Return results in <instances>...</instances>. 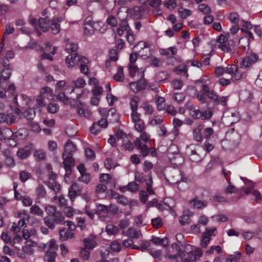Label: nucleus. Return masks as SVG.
<instances>
[{
	"label": "nucleus",
	"instance_id": "nucleus-1",
	"mask_svg": "<svg viewBox=\"0 0 262 262\" xmlns=\"http://www.w3.org/2000/svg\"><path fill=\"white\" fill-rule=\"evenodd\" d=\"M76 150V146L71 141H68L64 145V150L62 155V158L63 159L62 164L66 171L65 178L69 177L72 173V168L75 165V161L73 157V154Z\"/></svg>",
	"mask_w": 262,
	"mask_h": 262
},
{
	"label": "nucleus",
	"instance_id": "nucleus-2",
	"mask_svg": "<svg viewBox=\"0 0 262 262\" xmlns=\"http://www.w3.org/2000/svg\"><path fill=\"white\" fill-rule=\"evenodd\" d=\"M47 216L43 219L45 225L51 229L55 228V224H65L64 216L62 212L58 211L57 208L52 205H48L45 207Z\"/></svg>",
	"mask_w": 262,
	"mask_h": 262
},
{
	"label": "nucleus",
	"instance_id": "nucleus-3",
	"mask_svg": "<svg viewBox=\"0 0 262 262\" xmlns=\"http://www.w3.org/2000/svg\"><path fill=\"white\" fill-rule=\"evenodd\" d=\"M209 100L207 102L208 109L214 110L219 105L222 106L227 105L228 97L221 96L213 90H210L209 95Z\"/></svg>",
	"mask_w": 262,
	"mask_h": 262
},
{
	"label": "nucleus",
	"instance_id": "nucleus-4",
	"mask_svg": "<svg viewBox=\"0 0 262 262\" xmlns=\"http://www.w3.org/2000/svg\"><path fill=\"white\" fill-rule=\"evenodd\" d=\"M184 257L182 258V261L195 262L196 259L193 252V247L189 244H186L185 246V252Z\"/></svg>",
	"mask_w": 262,
	"mask_h": 262
},
{
	"label": "nucleus",
	"instance_id": "nucleus-5",
	"mask_svg": "<svg viewBox=\"0 0 262 262\" xmlns=\"http://www.w3.org/2000/svg\"><path fill=\"white\" fill-rule=\"evenodd\" d=\"M82 190L81 187L76 183H73L69 188L68 195L72 202L75 201L78 195H80Z\"/></svg>",
	"mask_w": 262,
	"mask_h": 262
},
{
	"label": "nucleus",
	"instance_id": "nucleus-6",
	"mask_svg": "<svg viewBox=\"0 0 262 262\" xmlns=\"http://www.w3.org/2000/svg\"><path fill=\"white\" fill-rule=\"evenodd\" d=\"M202 89L197 94V99L203 103L207 104V97L208 98L210 93V89L207 84H202Z\"/></svg>",
	"mask_w": 262,
	"mask_h": 262
},
{
	"label": "nucleus",
	"instance_id": "nucleus-7",
	"mask_svg": "<svg viewBox=\"0 0 262 262\" xmlns=\"http://www.w3.org/2000/svg\"><path fill=\"white\" fill-rule=\"evenodd\" d=\"M258 59V56L255 54H251L245 57L242 60L241 66L242 68H248L254 64Z\"/></svg>",
	"mask_w": 262,
	"mask_h": 262
},
{
	"label": "nucleus",
	"instance_id": "nucleus-8",
	"mask_svg": "<svg viewBox=\"0 0 262 262\" xmlns=\"http://www.w3.org/2000/svg\"><path fill=\"white\" fill-rule=\"evenodd\" d=\"M134 144L136 148L140 150V152L143 157L147 156L149 154V148L145 144H142L138 139H136L134 141Z\"/></svg>",
	"mask_w": 262,
	"mask_h": 262
},
{
	"label": "nucleus",
	"instance_id": "nucleus-9",
	"mask_svg": "<svg viewBox=\"0 0 262 262\" xmlns=\"http://www.w3.org/2000/svg\"><path fill=\"white\" fill-rule=\"evenodd\" d=\"M15 117L12 113H0V123H5L11 125L15 123Z\"/></svg>",
	"mask_w": 262,
	"mask_h": 262
},
{
	"label": "nucleus",
	"instance_id": "nucleus-10",
	"mask_svg": "<svg viewBox=\"0 0 262 262\" xmlns=\"http://www.w3.org/2000/svg\"><path fill=\"white\" fill-rule=\"evenodd\" d=\"M217 47L225 52L234 53V45L232 40H227L224 44H218Z\"/></svg>",
	"mask_w": 262,
	"mask_h": 262
},
{
	"label": "nucleus",
	"instance_id": "nucleus-11",
	"mask_svg": "<svg viewBox=\"0 0 262 262\" xmlns=\"http://www.w3.org/2000/svg\"><path fill=\"white\" fill-rule=\"evenodd\" d=\"M50 20L47 18H40L37 21V27L43 32H46L50 28Z\"/></svg>",
	"mask_w": 262,
	"mask_h": 262
},
{
	"label": "nucleus",
	"instance_id": "nucleus-12",
	"mask_svg": "<svg viewBox=\"0 0 262 262\" xmlns=\"http://www.w3.org/2000/svg\"><path fill=\"white\" fill-rule=\"evenodd\" d=\"M204 125L202 124L198 125L193 130L194 139L198 142H201L203 139V130Z\"/></svg>",
	"mask_w": 262,
	"mask_h": 262
},
{
	"label": "nucleus",
	"instance_id": "nucleus-13",
	"mask_svg": "<svg viewBox=\"0 0 262 262\" xmlns=\"http://www.w3.org/2000/svg\"><path fill=\"white\" fill-rule=\"evenodd\" d=\"M61 17H58L53 19L52 23L50 24V28L51 29L52 32L53 34H56L60 32V28L59 23L61 22Z\"/></svg>",
	"mask_w": 262,
	"mask_h": 262
},
{
	"label": "nucleus",
	"instance_id": "nucleus-14",
	"mask_svg": "<svg viewBox=\"0 0 262 262\" xmlns=\"http://www.w3.org/2000/svg\"><path fill=\"white\" fill-rule=\"evenodd\" d=\"M35 193L37 195L35 202L36 203H40V199H43L46 197L47 192L45 187L41 185H39L35 189Z\"/></svg>",
	"mask_w": 262,
	"mask_h": 262
},
{
	"label": "nucleus",
	"instance_id": "nucleus-15",
	"mask_svg": "<svg viewBox=\"0 0 262 262\" xmlns=\"http://www.w3.org/2000/svg\"><path fill=\"white\" fill-rule=\"evenodd\" d=\"M31 148L29 146H26L19 148L16 152V155L19 159H25L31 155Z\"/></svg>",
	"mask_w": 262,
	"mask_h": 262
},
{
	"label": "nucleus",
	"instance_id": "nucleus-16",
	"mask_svg": "<svg viewBox=\"0 0 262 262\" xmlns=\"http://www.w3.org/2000/svg\"><path fill=\"white\" fill-rule=\"evenodd\" d=\"M193 215V213L190 211L184 212L183 215L179 217V222L180 224L182 226H184L190 224L191 223L190 217L192 216Z\"/></svg>",
	"mask_w": 262,
	"mask_h": 262
},
{
	"label": "nucleus",
	"instance_id": "nucleus-17",
	"mask_svg": "<svg viewBox=\"0 0 262 262\" xmlns=\"http://www.w3.org/2000/svg\"><path fill=\"white\" fill-rule=\"evenodd\" d=\"M83 243L84 247L89 250L93 249L97 246V243L94 236L92 235H90L88 237L84 238Z\"/></svg>",
	"mask_w": 262,
	"mask_h": 262
},
{
	"label": "nucleus",
	"instance_id": "nucleus-18",
	"mask_svg": "<svg viewBox=\"0 0 262 262\" xmlns=\"http://www.w3.org/2000/svg\"><path fill=\"white\" fill-rule=\"evenodd\" d=\"M122 8H119L117 11V16L118 18L120 20V23L119 24V27L120 28L124 29L125 31H128L129 30H131L128 24L126 18H121L120 16V13L122 12Z\"/></svg>",
	"mask_w": 262,
	"mask_h": 262
},
{
	"label": "nucleus",
	"instance_id": "nucleus-19",
	"mask_svg": "<svg viewBox=\"0 0 262 262\" xmlns=\"http://www.w3.org/2000/svg\"><path fill=\"white\" fill-rule=\"evenodd\" d=\"M190 204L195 208L201 209L205 207L207 205V202L205 200H200L195 198L190 201Z\"/></svg>",
	"mask_w": 262,
	"mask_h": 262
},
{
	"label": "nucleus",
	"instance_id": "nucleus-20",
	"mask_svg": "<svg viewBox=\"0 0 262 262\" xmlns=\"http://www.w3.org/2000/svg\"><path fill=\"white\" fill-rule=\"evenodd\" d=\"M59 239L62 241H64L68 238H72L74 237V233L66 228L60 229L59 230Z\"/></svg>",
	"mask_w": 262,
	"mask_h": 262
},
{
	"label": "nucleus",
	"instance_id": "nucleus-21",
	"mask_svg": "<svg viewBox=\"0 0 262 262\" xmlns=\"http://www.w3.org/2000/svg\"><path fill=\"white\" fill-rule=\"evenodd\" d=\"M13 133L11 129L9 128H5L2 129L1 137L0 140H13Z\"/></svg>",
	"mask_w": 262,
	"mask_h": 262
},
{
	"label": "nucleus",
	"instance_id": "nucleus-22",
	"mask_svg": "<svg viewBox=\"0 0 262 262\" xmlns=\"http://www.w3.org/2000/svg\"><path fill=\"white\" fill-rule=\"evenodd\" d=\"M142 9L141 8L135 6L132 9H126V12L130 13L134 17L136 18H139L142 15Z\"/></svg>",
	"mask_w": 262,
	"mask_h": 262
},
{
	"label": "nucleus",
	"instance_id": "nucleus-23",
	"mask_svg": "<svg viewBox=\"0 0 262 262\" xmlns=\"http://www.w3.org/2000/svg\"><path fill=\"white\" fill-rule=\"evenodd\" d=\"M57 256L56 251L54 250H48L45 255V260L48 262H54Z\"/></svg>",
	"mask_w": 262,
	"mask_h": 262
},
{
	"label": "nucleus",
	"instance_id": "nucleus-24",
	"mask_svg": "<svg viewBox=\"0 0 262 262\" xmlns=\"http://www.w3.org/2000/svg\"><path fill=\"white\" fill-rule=\"evenodd\" d=\"M11 68L2 69L0 68V81L8 79L11 75Z\"/></svg>",
	"mask_w": 262,
	"mask_h": 262
},
{
	"label": "nucleus",
	"instance_id": "nucleus-25",
	"mask_svg": "<svg viewBox=\"0 0 262 262\" xmlns=\"http://www.w3.org/2000/svg\"><path fill=\"white\" fill-rule=\"evenodd\" d=\"M72 83L74 85V86L71 90V93L74 92V89L75 88H83L86 84L85 80L81 77L78 78L77 79L73 80Z\"/></svg>",
	"mask_w": 262,
	"mask_h": 262
},
{
	"label": "nucleus",
	"instance_id": "nucleus-26",
	"mask_svg": "<svg viewBox=\"0 0 262 262\" xmlns=\"http://www.w3.org/2000/svg\"><path fill=\"white\" fill-rule=\"evenodd\" d=\"M77 57H78V55L77 53L70 54L67 56L66 58V63L69 68H71L74 67L75 61L76 60Z\"/></svg>",
	"mask_w": 262,
	"mask_h": 262
},
{
	"label": "nucleus",
	"instance_id": "nucleus-27",
	"mask_svg": "<svg viewBox=\"0 0 262 262\" xmlns=\"http://www.w3.org/2000/svg\"><path fill=\"white\" fill-rule=\"evenodd\" d=\"M23 117L28 120H32L35 116L34 108H28L22 113Z\"/></svg>",
	"mask_w": 262,
	"mask_h": 262
},
{
	"label": "nucleus",
	"instance_id": "nucleus-28",
	"mask_svg": "<svg viewBox=\"0 0 262 262\" xmlns=\"http://www.w3.org/2000/svg\"><path fill=\"white\" fill-rule=\"evenodd\" d=\"M214 110L208 109L204 111H201L200 119L203 120H209L212 116Z\"/></svg>",
	"mask_w": 262,
	"mask_h": 262
},
{
	"label": "nucleus",
	"instance_id": "nucleus-29",
	"mask_svg": "<svg viewBox=\"0 0 262 262\" xmlns=\"http://www.w3.org/2000/svg\"><path fill=\"white\" fill-rule=\"evenodd\" d=\"M139 101L140 98L138 96H134L130 99L129 105L132 112L137 111L138 103Z\"/></svg>",
	"mask_w": 262,
	"mask_h": 262
},
{
	"label": "nucleus",
	"instance_id": "nucleus-30",
	"mask_svg": "<svg viewBox=\"0 0 262 262\" xmlns=\"http://www.w3.org/2000/svg\"><path fill=\"white\" fill-rule=\"evenodd\" d=\"M76 111L80 117H83L85 118H89L91 115V113L90 110L84 109V108L80 106H78L77 107Z\"/></svg>",
	"mask_w": 262,
	"mask_h": 262
},
{
	"label": "nucleus",
	"instance_id": "nucleus-31",
	"mask_svg": "<svg viewBox=\"0 0 262 262\" xmlns=\"http://www.w3.org/2000/svg\"><path fill=\"white\" fill-rule=\"evenodd\" d=\"M31 174L29 171L25 170L20 171L19 173V179L20 181L25 183L31 178Z\"/></svg>",
	"mask_w": 262,
	"mask_h": 262
},
{
	"label": "nucleus",
	"instance_id": "nucleus-32",
	"mask_svg": "<svg viewBox=\"0 0 262 262\" xmlns=\"http://www.w3.org/2000/svg\"><path fill=\"white\" fill-rule=\"evenodd\" d=\"M114 79L119 82H122L124 80V75L123 73V69L121 67L118 68L117 72L114 76Z\"/></svg>",
	"mask_w": 262,
	"mask_h": 262
},
{
	"label": "nucleus",
	"instance_id": "nucleus-33",
	"mask_svg": "<svg viewBox=\"0 0 262 262\" xmlns=\"http://www.w3.org/2000/svg\"><path fill=\"white\" fill-rule=\"evenodd\" d=\"M106 23L108 26L115 28L118 25V20L116 16L113 15H110L106 20Z\"/></svg>",
	"mask_w": 262,
	"mask_h": 262
},
{
	"label": "nucleus",
	"instance_id": "nucleus-34",
	"mask_svg": "<svg viewBox=\"0 0 262 262\" xmlns=\"http://www.w3.org/2000/svg\"><path fill=\"white\" fill-rule=\"evenodd\" d=\"M249 42L248 37H242L239 39L238 41L239 47L245 51L247 49V48H248Z\"/></svg>",
	"mask_w": 262,
	"mask_h": 262
},
{
	"label": "nucleus",
	"instance_id": "nucleus-35",
	"mask_svg": "<svg viewBox=\"0 0 262 262\" xmlns=\"http://www.w3.org/2000/svg\"><path fill=\"white\" fill-rule=\"evenodd\" d=\"M78 49V46L77 44L74 43L72 41H69L66 46V49L65 50L68 53H72L76 52Z\"/></svg>",
	"mask_w": 262,
	"mask_h": 262
},
{
	"label": "nucleus",
	"instance_id": "nucleus-36",
	"mask_svg": "<svg viewBox=\"0 0 262 262\" xmlns=\"http://www.w3.org/2000/svg\"><path fill=\"white\" fill-rule=\"evenodd\" d=\"M30 213L40 216H42L43 214V210L39 207V206L36 204L32 205L30 208Z\"/></svg>",
	"mask_w": 262,
	"mask_h": 262
},
{
	"label": "nucleus",
	"instance_id": "nucleus-37",
	"mask_svg": "<svg viewBox=\"0 0 262 262\" xmlns=\"http://www.w3.org/2000/svg\"><path fill=\"white\" fill-rule=\"evenodd\" d=\"M105 231L108 235H115L118 233L119 229L113 224H108L106 226Z\"/></svg>",
	"mask_w": 262,
	"mask_h": 262
},
{
	"label": "nucleus",
	"instance_id": "nucleus-38",
	"mask_svg": "<svg viewBox=\"0 0 262 262\" xmlns=\"http://www.w3.org/2000/svg\"><path fill=\"white\" fill-rule=\"evenodd\" d=\"M141 107L145 111V115H151L154 112L152 106L147 102L142 103Z\"/></svg>",
	"mask_w": 262,
	"mask_h": 262
},
{
	"label": "nucleus",
	"instance_id": "nucleus-39",
	"mask_svg": "<svg viewBox=\"0 0 262 262\" xmlns=\"http://www.w3.org/2000/svg\"><path fill=\"white\" fill-rule=\"evenodd\" d=\"M178 13L182 19H185L192 14V11L188 9L181 8L179 9Z\"/></svg>",
	"mask_w": 262,
	"mask_h": 262
},
{
	"label": "nucleus",
	"instance_id": "nucleus-40",
	"mask_svg": "<svg viewBox=\"0 0 262 262\" xmlns=\"http://www.w3.org/2000/svg\"><path fill=\"white\" fill-rule=\"evenodd\" d=\"M40 94L48 99H50L53 96V92L52 89L48 86L42 88L40 90Z\"/></svg>",
	"mask_w": 262,
	"mask_h": 262
},
{
	"label": "nucleus",
	"instance_id": "nucleus-41",
	"mask_svg": "<svg viewBox=\"0 0 262 262\" xmlns=\"http://www.w3.org/2000/svg\"><path fill=\"white\" fill-rule=\"evenodd\" d=\"M144 77L143 73L141 74V77ZM137 84H138L139 91H141L144 90L147 84V82L146 81V80L144 78H141L140 79L137 80V81H136Z\"/></svg>",
	"mask_w": 262,
	"mask_h": 262
},
{
	"label": "nucleus",
	"instance_id": "nucleus-42",
	"mask_svg": "<svg viewBox=\"0 0 262 262\" xmlns=\"http://www.w3.org/2000/svg\"><path fill=\"white\" fill-rule=\"evenodd\" d=\"M96 208L97 214H100L101 213L107 214L108 212V207L105 205L98 204L96 205Z\"/></svg>",
	"mask_w": 262,
	"mask_h": 262
},
{
	"label": "nucleus",
	"instance_id": "nucleus-43",
	"mask_svg": "<svg viewBox=\"0 0 262 262\" xmlns=\"http://www.w3.org/2000/svg\"><path fill=\"white\" fill-rule=\"evenodd\" d=\"M45 96H44L43 95L41 94L38 96L36 98V109H37L38 107H42L45 106L46 103L45 102Z\"/></svg>",
	"mask_w": 262,
	"mask_h": 262
},
{
	"label": "nucleus",
	"instance_id": "nucleus-44",
	"mask_svg": "<svg viewBox=\"0 0 262 262\" xmlns=\"http://www.w3.org/2000/svg\"><path fill=\"white\" fill-rule=\"evenodd\" d=\"M171 85L174 90H181L183 85V82L181 79H174L171 81Z\"/></svg>",
	"mask_w": 262,
	"mask_h": 262
},
{
	"label": "nucleus",
	"instance_id": "nucleus-45",
	"mask_svg": "<svg viewBox=\"0 0 262 262\" xmlns=\"http://www.w3.org/2000/svg\"><path fill=\"white\" fill-rule=\"evenodd\" d=\"M135 129L138 132H142L145 128V125L142 120L134 123Z\"/></svg>",
	"mask_w": 262,
	"mask_h": 262
},
{
	"label": "nucleus",
	"instance_id": "nucleus-46",
	"mask_svg": "<svg viewBox=\"0 0 262 262\" xmlns=\"http://www.w3.org/2000/svg\"><path fill=\"white\" fill-rule=\"evenodd\" d=\"M134 145L131 141L128 140L126 138V139L123 140L122 146L125 150H132L134 149Z\"/></svg>",
	"mask_w": 262,
	"mask_h": 262
},
{
	"label": "nucleus",
	"instance_id": "nucleus-47",
	"mask_svg": "<svg viewBox=\"0 0 262 262\" xmlns=\"http://www.w3.org/2000/svg\"><path fill=\"white\" fill-rule=\"evenodd\" d=\"M175 71H180L183 72L184 75L187 77L188 76V68L187 66L185 64L182 63L180 64L179 66L176 67L174 68Z\"/></svg>",
	"mask_w": 262,
	"mask_h": 262
},
{
	"label": "nucleus",
	"instance_id": "nucleus-48",
	"mask_svg": "<svg viewBox=\"0 0 262 262\" xmlns=\"http://www.w3.org/2000/svg\"><path fill=\"white\" fill-rule=\"evenodd\" d=\"M190 114L192 118L199 119L200 118L201 111H200L199 108L191 107L190 108Z\"/></svg>",
	"mask_w": 262,
	"mask_h": 262
},
{
	"label": "nucleus",
	"instance_id": "nucleus-49",
	"mask_svg": "<svg viewBox=\"0 0 262 262\" xmlns=\"http://www.w3.org/2000/svg\"><path fill=\"white\" fill-rule=\"evenodd\" d=\"M214 130L211 127H207L203 130V136L208 140L213 134Z\"/></svg>",
	"mask_w": 262,
	"mask_h": 262
},
{
	"label": "nucleus",
	"instance_id": "nucleus-50",
	"mask_svg": "<svg viewBox=\"0 0 262 262\" xmlns=\"http://www.w3.org/2000/svg\"><path fill=\"white\" fill-rule=\"evenodd\" d=\"M110 248L114 252H119L121 250V245L118 242L115 241L111 243Z\"/></svg>",
	"mask_w": 262,
	"mask_h": 262
},
{
	"label": "nucleus",
	"instance_id": "nucleus-51",
	"mask_svg": "<svg viewBox=\"0 0 262 262\" xmlns=\"http://www.w3.org/2000/svg\"><path fill=\"white\" fill-rule=\"evenodd\" d=\"M48 187L56 192H58L60 190V185L58 184L56 182H53L52 183H48Z\"/></svg>",
	"mask_w": 262,
	"mask_h": 262
},
{
	"label": "nucleus",
	"instance_id": "nucleus-52",
	"mask_svg": "<svg viewBox=\"0 0 262 262\" xmlns=\"http://www.w3.org/2000/svg\"><path fill=\"white\" fill-rule=\"evenodd\" d=\"M241 256V253L239 252H237L234 255H231L227 259V262H238Z\"/></svg>",
	"mask_w": 262,
	"mask_h": 262
},
{
	"label": "nucleus",
	"instance_id": "nucleus-53",
	"mask_svg": "<svg viewBox=\"0 0 262 262\" xmlns=\"http://www.w3.org/2000/svg\"><path fill=\"white\" fill-rule=\"evenodd\" d=\"M47 109L48 112L51 114H54L58 111L59 109V106L56 103H50L49 104Z\"/></svg>",
	"mask_w": 262,
	"mask_h": 262
},
{
	"label": "nucleus",
	"instance_id": "nucleus-54",
	"mask_svg": "<svg viewBox=\"0 0 262 262\" xmlns=\"http://www.w3.org/2000/svg\"><path fill=\"white\" fill-rule=\"evenodd\" d=\"M144 47L142 48V50L143 52L145 51L146 53V54H141L142 57H144L143 58H145V57H148V56H150L151 54V51L149 48L148 43L146 42H143Z\"/></svg>",
	"mask_w": 262,
	"mask_h": 262
},
{
	"label": "nucleus",
	"instance_id": "nucleus-55",
	"mask_svg": "<svg viewBox=\"0 0 262 262\" xmlns=\"http://www.w3.org/2000/svg\"><path fill=\"white\" fill-rule=\"evenodd\" d=\"M128 234L130 237L132 238H139V236L140 235V233L139 231H136L133 228H130L128 229L127 231Z\"/></svg>",
	"mask_w": 262,
	"mask_h": 262
},
{
	"label": "nucleus",
	"instance_id": "nucleus-56",
	"mask_svg": "<svg viewBox=\"0 0 262 262\" xmlns=\"http://www.w3.org/2000/svg\"><path fill=\"white\" fill-rule=\"evenodd\" d=\"M110 60L116 61L118 59V52L117 49L113 48L110 50Z\"/></svg>",
	"mask_w": 262,
	"mask_h": 262
},
{
	"label": "nucleus",
	"instance_id": "nucleus-57",
	"mask_svg": "<svg viewBox=\"0 0 262 262\" xmlns=\"http://www.w3.org/2000/svg\"><path fill=\"white\" fill-rule=\"evenodd\" d=\"M199 10L204 14H207L211 12L210 8L208 5L204 4H201L199 5Z\"/></svg>",
	"mask_w": 262,
	"mask_h": 262
},
{
	"label": "nucleus",
	"instance_id": "nucleus-58",
	"mask_svg": "<svg viewBox=\"0 0 262 262\" xmlns=\"http://www.w3.org/2000/svg\"><path fill=\"white\" fill-rule=\"evenodd\" d=\"M140 133L141 134L140 137L139 138H137L136 139H138L140 141H143L145 143L148 142L150 138V135L143 131Z\"/></svg>",
	"mask_w": 262,
	"mask_h": 262
},
{
	"label": "nucleus",
	"instance_id": "nucleus-59",
	"mask_svg": "<svg viewBox=\"0 0 262 262\" xmlns=\"http://www.w3.org/2000/svg\"><path fill=\"white\" fill-rule=\"evenodd\" d=\"M127 188L130 191L136 192L139 188V185L135 182H131L128 184Z\"/></svg>",
	"mask_w": 262,
	"mask_h": 262
},
{
	"label": "nucleus",
	"instance_id": "nucleus-60",
	"mask_svg": "<svg viewBox=\"0 0 262 262\" xmlns=\"http://www.w3.org/2000/svg\"><path fill=\"white\" fill-rule=\"evenodd\" d=\"M229 18L231 23L234 25L238 24L239 21V15L236 12H232L230 13Z\"/></svg>",
	"mask_w": 262,
	"mask_h": 262
},
{
	"label": "nucleus",
	"instance_id": "nucleus-61",
	"mask_svg": "<svg viewBox=\"0 0 262 262\" xmlns=\"http://www.w3.org/2000/svg\"><path fill=\"white\" fill-rule=\"evenodd\" d=\"M21 200L25 206L28 207L31 206L32 205L33 201L31 198L28 195L23 196V198Z\"/></svg>",
	"mask_w": 262,
	"mask_h": 262
},
{
	"label": "nucleus",
	"instance_id": "nucleus-62",
	"mask_svg": "<svg viewBox=\"0 0 262 262\" xmlns=\"http://www.w3.org/2000/svg\"><path fill=\"white\" fill-rule=\"evenodd\" d=\"M173 98L176 101L181 103L185 99V96L182 93H177L174 95Z\"/></svg>",
	"mask_w": 262,
	"mask_h": 262
},
{
	"label": "nucleus",
	"instance_id": "nucleus-63",
	"mask_svg": "<svg viewBox=\"0 0 262 262\" xmlns=\"http://www.w3.org/2000/svg\"><path fill=\"white\" fill-rule=\"evenodd\" d=\"M237 191V189L233 185L231 182H229V185L225 189V192L226 194H231Z\"/></svg>",
	"mask_w": 262,
	"mask_h": 262
},
{
	"label": "nucleus",
	"instance_id": "nucleus-64",
	"mask_svg": "<svg viewBox=\"0 0 262 262\" xmlns=\"http://www.w3.org/2000/svg\"><path fill=\"white\" fill-rule=\"evenodd\" d=\"M151 224L152 227L155 228H158L162 225V220L160 217H158L151 220Z\"/></svg>",
	"mask_w": 262,
	"mask_h": 262
}]
</instances>
